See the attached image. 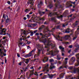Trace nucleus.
I'll return each mask as SVG.
<instances>
[{
	"label": "nucleus",
	"mask_w": 79,
	"mask_h": 79,
	"mask_svg": "<svg viewBox=\"0 0 79 79\" xmlns=\"http://www.w3.org/2000/svg\"><path fill=\"white\" fill-rule=\"evenodd\" d=\"M75 58L74 57H73L70 59V61H72L73 63H74L75 62Z\"/></svg>",
	"instance_id": "16"
},
{
	"label": "nucleus",
	"mask_w": 79,
	"mask_h": 79,
	"mask_svg": "<svg viewBox=\"0 0 79 79\" xmlns=\"http://www.w3.org/2000/svg\"><path fill=\"white\" fill-rule=\"evenodd\" d=\"M79 65V64H76L75 65V66H77H77H78Z\"/></svg>",
	"instance_id": "63"
},
{
	"label": "nucleus",
	"mask_w": 79,
	"mask_h": 79,
	"mask_svg": "<svg viewBox=\"0 0 79 79\" xmlns=\"http://www.w3.org/2000/svg\"><path fill=\"white\" fill-rule=\"evenodd\" d=\"M19 44H20V45H22V46H24V45L25 44L24 43H23V42H20L19 43Z\"/></svg>",
	"instance_id": "29"
},
{
	"label": "nucleus",
	"mask_w": 79,
	"mask_h": 79,
	"mask_svg": "<svg viewBox=\"0 0 79 79\" xmlns=\"http://www.w3.org/2000/svg\"><path fill=\"white\" fill-rule=\"evenodd\" d=\"M62 68H63V69L64 68H67V65H66L65 66H61L60 67V68H59V69H62Z\"/></svg>",
	"instance_id": "19"
},
{
	"label": "nucleus",
	"mask_w": 79,
	"mask_h": 79,
	"mask_svg": "<svg viewBox=\"0 0 79 79\" xmlns=\"http://www.w3.org/2000/svg\"><path fill=\"white\" fill-rule=\"evenodd\" d=\"M48 66H49V65L48 64H47L45 66V68H48Z\"/></svg>",
	"instance_id": "62"
},
{
	"label": "nucleus",
	"mask_w": 79,
	"mask_h": 79,
	"mask_svg": "<svg viewBox=\"0 0 79 79\" xmlns=\"http://www.w3.org/2000/svg\"><path fill=\"white\" fill-rule=\"evenodd\" d=\"M7 3L9 4L10 5V4L11 3V2L10 1H7Z\"/></svg>",
	"instance_id": "51"
},
{
	"label": "nucleus",
	"mask_w": 79,
	"mask_h": 79,
	"mask_svg": "<svg viewBox=\"0 0 79 79\" xmlns=\"http://www.w3.org/2000/svg\"><path fill=\"white\" fill-rule=\"evenodd\" d=\"M34 3V0H30L29 2H27V4L29 5V3L31 4V5H33V4Z\"/></svg>",
	"instance_id": "13"
},
{
	"label": "nucleus",
	"mask_w": 79,
	"mask_h": 79,
	"mask_svg": "<svg viewBox=\"0 0 79 79\" xmlns=\"http://www.w3.org/2000/svg\"><path fill=\"white\" fill-rule=\"evenodd\" d=\"M6 41H7V40H4L3 42H3V44H5Z\"/></svg>",
	"instance_id": "55"
},
{
	"label": "nucleus",
	"mask_w": 79,
	"mask_h": 79,
	"mask_svg": "<svg viewBox=\"0 0 79 79\" xmlns=\"http://www.w3.org/2000/svg\"><path fill=\"white\" fill-rule=\"evenodd\" d=\"M2 18H4L5 21L6 20V23H8L10 22V19H8V16L7 15H5V14H3Z\"/></svg>",
	"instance_id": "3"
},
{
	"label": "nucleus",
	"mask_w": 79,
	"mask_h": 79,
	"mask_svg": "<svg viewBox=\"0 0 79 79\" xmlns=\"http://www.w3.org/2000/svg\"><path fill=\"white\" fill-rule=\"evenodd\" d=\"M44 24H46V25H48V22L47 21H46L44 22Z\"/></svg>",
	"instance_id": "34"
},
{
	"label": "nucleus",
	"mask_w": 79,
	"mask_h": 79,
	"mask_svg": "<svg viewBox=\"0 0 79 79\" xmlns=\"http://www.w3.org/2000/svg\"><path fill=\"white\" fill-rule=\"evenodd\" d=\"M40 20H42V21H44V20H45V19H44V18H41L40 19Z\"/></svg>",
	"instance_id": "47"
},
{
	"label": "nucleus",
	"mask_w": 79,
	"mask_h": 79,
	"mask_svg": "<svg viewBox=\"0 0 79 79\" xmlns=\"http://www.w3.org/2000/svg\"><path fill=\"white\" fill-rule=\"evenodd\" d=\"M40 35L42 36V38H48L49 37H50L49 35H48L47 34L44 35H43L41 33H40Z\"/></svg>",
	"instance_id": "6"
},
{
	"label": "nucleus",
	"mask_w": 79,
	"mask_h": 79,
	"mask_svg": "<svg viewBox=\"0 0 79 79\" xmlns=\"http://www.w3.org/2000/svg\"><path fill=\"white\" fill-rule=\"evenodd\" d=\"M77 23H78V21H77L75 23L73 24V25L74 26L76 27V26H77V24H78Z\"/></svg>",
	"instance_id": "31"
},
{
	"label": "nucleus",
	"mask_w": 79,
	"mask_h": 79,
	"mask_svg": "<svg viewBox=\"0 0 79 79\" xmlns=\"http://www.w3.org/2000/svg\"><path fill=\"white\" fill-rule=\"evenodd\" d=\"M28 27H32V26L30 25L29 24H28Z\"/></svg>",
	"instance_id": "59"
},
{
	"label": "nucleus",
	"mask_w": 79,
	"mask_h": 79,
	"mask_svg": "<svg viewBox=\"0 0 79 79\" xmlns=\"http://www.w3.org/2000/svg\"><path fill=\"white\" fill-rule=\"evenodd\" d=\"M45 12H50V11H49V10H48L47 9H45Z\"/></svg>",
	"instance_id": "54"
},
{
	"label": "nucleus",
	"mask_w": 79,
	"mask_h": 79,
	"mask_svg": "<svg viewBox=\"0 0 79 79\" xmlns=\"http://www.w3.org/2000/svg\"><path fill=\"white\" fill-rule=\"evenodd\" d=\"M47 45L48 46H52V47L53 48H54V47H55V45L53 44H49V42H48V43L47 44Z\"/></svg>",
	"instance_id": "17"
},
{
	"label": "nucleus",
	"mask_w": 79,
	"mask_h": 79,
	"mask_svg": "<svg viewBox=\"0 0 79 79\" xmlns=\"http://www.w3.org/2000/svg\"><path fill=\"white\" fill-rule=\"evenodd\" d=\"M78 50V49L77 48L75 49V50L74 51L75 52V53H76V52H77V51Z\"/></svg>",
	"instance_id": "43"
},
{
	"label": "nucleus",
	"mask_w": 79,
	"mask_h": 79,
	"mask_svg": "<svg viewBox=\"0 0 79 79\" xmlns=\"http://www.w3.org/2000/svg\"><path fill=\"white\" fill-rule=\"evenodd\" d=\"M48 60V58L47 57H44V59L43 60V61L44 63H46L47 62Z\"/></svg>",
	"instance_id": "12"
},
{
	"label": "nucleus",
	"mask_w": 79,
	"mask_h": 79,
	"mask_svg": "<svg viewBox=\"0 0 79 79\" xmlns=\"http://www.w3.org/2000/svg\"><path fill=\"white\" fill-rule=\"evenodd\" d=\"M6 29L3 28L2 29V28H0V35H6Z\"/></svg>",
	"instance_id": "2"
},
{
	"label": "nucleus",
	"mask_w": 79,
	"mask_h": 79,
	"mask_svg": "<svg viewBox=\"0 0 79 79\" xmlns=\"http://www.w3.org/2000/svg\"><path fill=\"white\" fill-rule=\"evenodd\" d=\"M32 52H35V48H34V49H33L32 51Z\"/></svg>",
	"instance_id": "53"
},
{
	"label": "nucleus",
	"mask_w": 79,
	"mask_h": 79,
	"mask_svg": "<svg viewBox=\"0 0 79 79\" xmlns=\"http://www.w3.org/2000/svg\"><path fill=\"white\" fill-rule=\"evenodd\" d=\"M21 30L22 31V32H23V33L24 34V35H25V37H26L27 35V31L26 30H24V29H21Z\"/></svg>",
	"instance_id": "10"
},
{
	"label": "nucleus",
	"mask_w": 79,
	"mask_h": 79,
	"mask_svg": "<svg viewBox=\"0 0 79 79\" xmlns=\"http://www.w3.org/2000/svg\"><path fill=\"white\" fill-rule=\"evenodd\" d=\"M59 48L61 50V51L62 52V56H64V54L63 53L64 51V48L62 47L61 46H59Z\"/></svg>",
	"instance_id": "7"
},
{
	"label": "nucleus",
	"mask_w": 79,
	"mask_h": 79,
	"mask_svg": "<svg viewBox=\"0 0 79 79\" xmlns=\"http://www.w3.org/2000/svg\"><path fill=\"white\" fill-rule=\"evenodd\" d=\"M49 50H50L49 48L47 49V52H50L52 56H55V55H56V51L52 50L51 51H49Z\"/></svg>",
	"instance_id": "4"
},
{
	"label": "nucleus",
	"mask_w": 79,
	"mask_h": 79,
	"mask_svg": "<svg viewBox=\"0 0 79 79\" xmlns=\"http://www.w3.org/2000/svg\"><path fill=\"white\" fill-rule=\"evenodd\" d=\"M34 71V70H33V71H32V73H31V74H30L29 75V77H31L32 75H33L34 74V72H33Z\"/></svg>",
	"instance_id": "33"
},
{
	"label": "nucleus",
	"mask_w": 79,
	"mask_h": 79,
	"mask_svg": "<svg viewBox=\"0 0 79 79\" xmlns=\"http://www.w3.org/2000/svg\"><path fill=\"white\" fill-rule=\"evenodd\" d=\"M68 11L67 10H66L63 14V15H68Z\"/></svg>",
	"instance_id": "22"
},
{
	"label": "nucleus",
	"mask_w": 79,
	"mask_h": 79,
	"mask_svg": "<svg viewBox=\"0 0 79 79\" xmlns=\"http://www.w3.org/2000/svg\"><path fill=\"white\" fill-rule=\"evenodd\" d=\"M69 69L71 70L72 69H73V67H69Z\"/></svg>",
	"instance_id": "57"
},
{
	"label": "nucleus",
	"mask_w": 79,
	"mask_h": 79,
	"mask_svg": "<svg viewBox=\"0 0 79 79\" xmlns=\"http://www.w3.org/2000/svg\"><path fill=\"white\" fill-rule=\"evenodd\" d=\"M69 37H70V35H66L64 37V39L65 40H68L69 39Z\"/></svg>",
	"instance_id": "14"
},
{
	"label": "nucleus",
	"mask_w": 79,
	"mask_h": 79,
	"mask_svg": "<svg viewBox=\"0 0 79 79\" xmlns=\"http://www.w3.org/2000/svg\"><path fill=\"white\" fill-rule=\"evenodd\" d=\"M30 44H31V42L29 41H27V44H28V45H29Z\"/></svg>",
	"instance_id": "58"
},
{
	"label": "nucleus",
	"mask_w": 79,
	"mask_h": 79,
	"mask_svg": "<svg viewBox=\"0 0 79 79\" xmlns=\"http://www.w3.org/2000/svg\"><path fill=\"white\" fill-rule=\"evenodd\" d=\"M42 5V2L40 1L39 4L38 5V8H40L41 6V5Z\"/></svg>",
	"instance_id": "18"
},
{
	"label": "nucleus",
	"mask_w": 79,
	"mask_h": 79,
	"mask_svg": "<svg viewBox=\"0 0 79 79\" xmlns=\"http://www.w3.org/2000/svg\"><path fill=\"white\" fill-rule=\"evenodd\" d=\"M32 51L30 52L29 54H28L27 55H25L24 56L25 58H28V57H30V56H32Z\"/></svg>",
	"instance_id": "9"
},
{
	"label": "nucleus",
	"mask_w": 79,
	"mask_h": 79,
	"mask_svg": "<svg viewBox=\"0 0 79 79\" xmlns=\"http://www.w3.org/2000/svg\"><path fill=\"white\" fill-rule=\"evenodd\" d=\"M35 74H36V76H39V75L38 74V73H37V72H35Z\"/></svg>",
	"instance_id": "56"
},
{
	"label": "nucleus",
	"mask_w": 79,
	"mask_h": 79,
	"mask_svg": "<svg viewBox=\"0 0 79 79\" xmlns=\"http://www.w3.org/2000/svg\"><path fill=\"white\" fill-rule=\"evenodd\" d=\"M69 48H73V45H69Z\"/></svg>",
	"instance_id": "50"
},
{
	"label": "nucleus",
	"mask_w": 79,
	"mask_h": 79,
	"mask_svg": "<svg viewBox=\"0 0 79 79\" xmlns=\"http://www.w3.org/2000/svg\"><path fill=\"white\" fill-rule=\"evenodd\" d=\"M77 71V70H76V69H74L73 70V72L74 73H76V72Z\"/></svg>",
	"instance_id": "41"
},
{
	"label": "nucleus",
	"mask_w": 79,
	"mask_h": 79,
	"mask_svg": "<svg viewBox=\"0 0 79 79\" xmlns=\"http://www.w3.org/2000/svg\"><path fill=\"white\" fill-rule=\"evenodd\" d=\"M76 53V52H75L74 51H73L72 53L71 54V55H74V54Z\"/></svg>",
	"instance_id": "44"
},
{
	"label": "nucleus",
	"mask_w": 79,
	"mask_h": 79,
	"mask_svg": "<svg viewBox=\"0 0 79 79\" xmlns=\"http://www.w3.org/2000/svg\"><path fill=\"white\" fill-rule=\"evenodd\" d=\"M60 25H58L57 26H55L54 28H53L52 30V32H53V31H55L56 29H60Z\"/></svg>",
	"instance_id": "8"
},
{
	"label": "nucleus",
	"mask_w": 79,
	"mask_h": 79,
	"mask_svg": "<svg viewBox=\"0 0 79 79\" xmlns=\"http://www.w3.org/2000/svg\"><path fill=\"white\" fill-rule=\"evenodd\" d=\"M48 7L50 9H51L53 7V5L52 4H50L48 6Z\"/></svg>",
	"instance_id": "28"
},
{
	"label": "nucleus",
	"mask_w": 79,
	"mask_h": 79,
	"mask_svg": "<svg viewBox=\"0 0 79 79\" xmlns=\"http://www.w3.org/2000/svg\"><path fill=\"white\" fill-rule=\"evenodd\" d=\"M15 59L14 57H13V63H15Z\"/></svg>",
	"instance_id": "52"
},
{
	"label": "nucleus",
	"mask_w": 79,
	"mask_h": 79,
	"mask_svg": "<svg viewBox=\"0 0 79 79\" xmlns=\"http://www.w3.org/2000/svg\"><path fill=\"white\" fill-rule=\"evenodd\" d=\"M70 29L69 28H68L67 30H66L65 31V33H69L70 32V31H69V30Z\"/></svg>",
	"instance_id": "24"
},
{
	"label": "nucleus",
	"mask_w": 79,
	"mask_h": 79,
	"mask_svg": "<svg viewBox=\"0 0 79 79\" xmlns=\"http://www.w3.org/2000/svg\"><path fill=\"white\" fill-rule=\"evenodd\" d=\"M38 12L39 13V14L41 16H42V15H42V11H41L40 10H38Z\"/></svg>",
	"instance_id": "35"
},
{
	"label": "nucleus",
	"mask_w": 79,
	"mask_h": 79,
	"mask_svg": "<svg viewBox=\"0 0 79 79\" xmlns=\"http://www.w3.org/2000/svg\"><path fill=\"white\" fill-rule=\"evenodd\" d=\"M50 62H53V61H54V60L53 59H51L49 60Z\"/></svg>",
	"instance_id": "38"
},
{
	"label": "nucleus",
	"mask_w": 79,
	"mask_h": 79,
	"mask_svg": "<svg viewBox=\"0 0 79 79\" xmlns=\"http://www.w3.org/2000/svg\"><path fill=\"white\" fill-rule=\"evenodd\" d=\"M41 28L43 29H45L46 28V26L44 25H41Z\"/></svg>",
	"instance_id": "32"
},
{
	"label": "nucleus",
	"mask_w": 79,
	"mask_h": 79,
	"mask_svg": "<svg viewBox=\"0 0 79 79\" xmlns=\"http://www.w3.org/2000/svg\"><path fill=\"white\" fill-rule=\"evenodd\" d=\"M54 23H57V20H55V19L54 20Z\"/></svg>",
	"instance_id": "64"
},
{
	"label": "nucleus",
	"mask_w": 79,
	"mask_h": 79,
	"mask_svg": "<svg viewBox=\"0 0 79 79\" xmlns=\"http://www.w3.org/2000/svg\"><path fill=\"white\" fill-rule=\"evenodd\" d=\"M77 37V36H76L75 37H74L73 38V40H76Z\"/></svg>",
	"instance_id": "40"
},
{
	"label": "nucleus",
	"mask_w": 79,
	"mask_h": 79,
	"mask_svg": "<svg viewBox=\"0 0 79 79\" xmlns=\"http://www.w3.org/2000/svg\"><path fill=\"white\" fill-rule=\"evenodd\" d=\"M37 31H38V30H35L33 32L34 33V34L36 33V32H37Z\"/></svg>",
	"instance_id": "48"
},
{
	"label": "nucleus",
	"mask_w": 79,
	"mask_h": 79,
	"mask_svg": "<svg viewBox=\"0 0 79 79\" xmlns=\"http://www.w3.org/2000/svg\"><path fill=\"white\" fill-rule=\"evenodd\" d=\"M17 56L18 57V58H19V57H20V54H19L17 53Z\"/></svg>",
	"instance_id": "45"
},
{
	"label": "nucleus",
	"mask_w": 79,
	"mask_h": 79,
	"mask_svg": "<svg viewBox=\"0 0 79 79\" xmlns=\"http://www.w3.org/2000/svg\"><path fill=\"white\" fill-rule=\"evenodd\" d=\"M64 74L62 73L60 74V78H63V77H64Z\"/></svg>",
	"instance_id": "25"
},
{
	"label": "nucleus",
	"mask_w": 79,
	"mask_h": 79,
	"mask_svg": "<svg viewBox=\"0 0 79 79\" xmlns=\"http://www.w3.org/2000/svg\"><path fill=\"white\" fill-rule=\"evenodd\" d=\"M34 35V33L33 32L31 31V33L30 34L31 36H32V35Z\"/></svg>",
	"instance_id": "42"
},
{
	"label": "nucleus",
	"mask_w": 79,
	"mask_h": 79,
	"mask_svg": "<svg viewBox=\"0 0 79 79\" xmlns=\"http://www.w3.org/2000/svg\"><path fill=\"white\" fill-rule=\"evenodd\" d=\"M27 49H29V48H31V47H30L29 46H27Z\"/></svg>",
	"instance_id": "61"
},
{
	"label": "nucleus",
	"mask_w": 79,
	"mask_h": 79,
	"mask_svg": "<svg viewBox=\"0 0 79 79\" xmlns=\"http://www.w3.org/2000/svg\"><path fill=\"white\" fill-rule=\"evenodd\" d=\"M75 19V17H73V18H72L70 19V21H73V20H74V19Z\"/></svg>",
	"instance_id": "49"
},
{
	"label": "nucleus",
	"mask_w": 79,
	"mask_h": 79,
	"mask_svg": "<svg viewBox=\"0 0 79 79\" xmlns=\"http://www.w3.org/2000/svg\"><path fill=\"white\" fill-rule=\"evenodd\" d=\"M55 9H58L59 8H60V6L59 5L57 4H55Z\"/></svg>",
	"instance_id": "21"
},
{
	"label": "nucleus",
	"mask_w": 79,
	"mask_h": 79,
	"mask_svg": "<svg viewBox=\"0 0 79 79\" xmlns=\"http://www.w3.org/2000/svg\"><path fill=\"white\" fill-rule=\"evenodd\" d=\"M55 68V66H53L52 67L51 66L50 67V69H53V68Z\"/></svg>",
	"instance_id": "36"
},
{
	"label": "nucleus",
	"mask_w": 79,
	"mask_h": 79,
	"mask_svg": "<svg viewBox=\"0 0 79 79\" xmlns=\"http://www.w3.org/2000/svg\"><path fill=\"white\" fill-rule=\"evenodd\" d=\"M21 58V60H22V61H23L24 62H25L27 64H28V63H29V59H25L24 58H22L21 57H20Z\"/></svg>",
	"instance_id": "5"
},
{
	"label": "nucleus",
	"mask_w": 79,
	"mask_h": 79,
	"mask_svg": "<svg viewBox=\"0 0 79 79\" xmlns=\"http://www.w3.org/2000/svg\"><path fill=\"white\" fill-rule=\"evenodd\" d=\"M3 46H2V44H0V48H3Z\"/></svg>",
	"instance_id": "60"
},
{
	"label": "nucleus",
	"mask_w": 79,
	"mask_h": 79,
	"mask_svg": "<svg viewBox=\"0 0 79 79\" xmlns=\"http://www.w3.org/2000/svg\"><path fill=\"white\" fill-rule=\"evenodd\" d=\"M40 51H41V50L38 49V51L37 53V55L38 56H39V55H40V53H41Z\"/></svg>",
	"instance_id": "23"
},
{
	"label": "nucleus",
	"mask_w": 79,
	"mask_h": 79,
	"mask_svg": "<svg viewBox=\"0 0 79 79\" xmlns=\"http://www.w3.org/2000/svg\"><path fill=\"white\" fill-rule=\"evenodd\" d=\"M51 19L52 21H54L55 19V17L51 18Z\"/></svg>",
	"instance_id": "39"
},
{
	"label": "nucleus",
	"mask_w": 79,
	"mask_h": 79,
	"mask_svg": "<svg viewBox=\"0 0 79 79\" xmlns=\"http://www.w3.org/2000/svg\"><path fill=\"white\" fill-rule=\"evenodd\" d=\"M52 35L54 36V37L55 38V39L57 40H60L58 39H60V36H55V35H54L53 34H52Z\"/></svg>",
	"instance_id": "11"
},
{
	"label": "nucleus",
	"mask_w": 79,
	"mask_h": 79,
	"mask_svg": "<svg viewBox=\"0 0 79 79\" xmlns=\"http://www.w3.org/2000/svg\"><path fill=\"white\" fill-rule=\"evenodd\" d=\"M47 39H45L44 40H43V42L44 43V44H45V43L47 42Z\"/></svg>",
	"instance_id": "30"
},
{
	"label": "nucleus",
	"mask_w": 79,
	"mask_h": 79,
	"mask_svg": "<svg viewBox=\"0 0 79 79\" xmlns=\"http://www.w3.org/2000/svg\"><path fill=\"white\" fill-rule=\"evenodd\" d=\"M27 38H30V36H27V37H25L23 38V40L26 41V40Z\"/></svg>",
	"instance_id": "27"
},
{
	"label": "nucleus",
	"mask_w": 79,
	"mask_h": 79,
	"mask_svg": "<svg viewBox=\"0 0 79 79\" xmlns=\"http://www.w3.org/2000/svg\"><path fill=\"white\" fill-rule=\"evenodd\" d=\"M58 12H51L49 13L48 15V16H50V17H52L54 15L55 16L56 15L57 16V18L58 19H61V18H63V15H61L60 16H58V14H57Z\"/></svg>",
	"instance_id": "1"
},
{
	"label": "nucleus",
	"mask_w": 79,
	"mask_h": 79,
	"mask_svg": "<svg viewBox=\"0 0 79 79\" xmlns=\"http://www.w3.org/2000/svg\"><path fill=\"white\" fill-rule=\"evenodd\" d=\"M78 28H77V31L75 32L76 35H77L79 34V26H78Z\"/></svg>",
	"instance_id": "15"
},
{
	"label": "nucleus",
	"mask_w": 79,
	"mask_h": 79,
	"mask_svg": "<svg viewBox=\"0 0 79 79\" xmlns=\"http://www.w3.org/2000/svg\"><path fill=\"white\" fill-rule=\"evenodd\" d=\"M67 63H68V61H65L64 62V66H66V64H67Z\"/></svg>",
	"instance_id": "37"
},
{
	"label": "nucleus",
	"mask_w": 79,
	"mask_h": 79,
	"mask_svg": "<svg viewBox=\"0 0 79 79\" xmlns=\"http://www.w3.org/2000/svg\"><path fill=\"white\" fill-rule=\"evenodd\" d=\"M27 17L28 19H29V18H30V15H27Z\"/></svg>",
	"instance_id": "46"
},
{
	"label": "nucleus",
	"mask_w": 79,
	"mask_h": 79,
	"mask_svg": "<svg viewBox=\"0 0 79 79\" xmlns=\"http://www.w3.org/2000/svg\"><path fill=\"white\" fill-rule=\"evenodd\" d=\"M57 60H61V57L60 56V55H58L57 56Z\"/></svg>",
	"instance_id": "20"
},
{
	"label": "nucleus",
	"mask_w": 79,
	"mask_h": 79,
	"mask_svg": "<svg viewBox=\"0 0 79 79\" xmlns=\"http://www.w3.org/2000/svg\"><path fill=\"white\" fill-rule=\"evenodd\" d=\"M48 75L50 79H52V78H53V76L52 75V74L50 75V74H48Z\"/></svg>",
	"instance_id": "26"
}]
</instances>
